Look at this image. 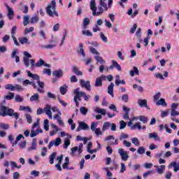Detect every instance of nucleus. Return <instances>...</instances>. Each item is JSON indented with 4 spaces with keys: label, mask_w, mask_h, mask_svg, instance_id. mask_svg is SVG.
Returning <instances> with one entry per match:
<instances>
[{
    "label": "nucleus",
    "mask_w": 179,
    "mask_h": 179,
    "mask_svg": "<svg viewBox=\"0 0 179 179\" xmlns=\"http://www.w3.org/2000/svg\"><path fill=\"white\" fill-rule=\"evenodd\" d=\"M47 15L50 17L54 16L58 17V12H57V1L52 0L45 8Z\"/></svg>",
    "instance_id": "obj_1"
},
{
    "label": "nucleus",
    "mask_w": 179,
    "mask_h": 179,
    "mask_svg": "<svg viewBox=\"0 0 179 179\" xmlns=\"http://www.w3.org/2000/svg\"><path fill=\"white\" fill-rule=\"evenodd\" d=\"M27 75L29 78H32V79L37 80L36 83L38 84V92L39 93H44L45 92V91H44L45 84H44V82L40 80V76L37 74H33V73H31V72H30L29 71H27Z\"/></svg>",
    "instance_id": "obj_2"
},
{
    "label": "nucleus",
    "mask_w": 179,
    "mask_h": 179,
    "mask_svg": "<svg viewBox=\"0 0 179 179\" xmlns=\"http://www.w3.org/2000/svg\"><path fill=\"white\" fill-rule=\"evenodd\" d=\"M38 124H40V119L38 118L36 120V122H34L32 125L31 129V134H30V136L31 138H34L35 136H37V135H38V134H43V129H41V128L38 127L36 131L34 130V128H37V127H38Z\"/></svg>",
    "instance_id": "obj_3"
},
{
    "label": "nucleus",
    "mask_w": 179,
    "mask_h": 179,
    "mask_svg": "<svg viewBox=\"0 0 179 179\" xmlns=\"http://www.w3.org/2000/svg\"><path fill=\"white\" fill-rule=\"evenodd\" d=\"M127 126L129 127L130 129H131L132 131H134V129H138V131H141V129H146V126H141V122H137L135 123V124H134L132 121H129L127 123Z\"/></svg>",
    "instance_id": "obj_4"
},
{
    "label": "nucleus",
    "mask_w": 179,
    "mask_h": 179,
    "mask_svg": "<svg viewBox=\"0 0 179 179\" xmlns=\"http://www.w3.org/2000/svg\"><path fill=\"white\" fill-rule=\"evenodd\" d=\"M98 124V123H96L94 122H92L91 124V131H92V132L95 134L96 136H100L103 135V131H101V129H100L99 127L97 128Z\"/></svg>",
    "instance_id": "obj_5"
},
{
    "label": "nucleus",
    "mask_w": 179,
    "mask_h": 179,
    "mask_svg": "<svg viewBox=\"0 0 179 179\" xmlns=\"http://www.w3.org/2000/svg\"><path fill=\"white\" fill-rule=\"evenodd\" d=\"M30 65H31V69H34V66H36L38 68H40V66H43L44 65V60L42 59H39V61L36 64V60L34 59H31L29 60Z\"/></svg>",
    "instance_id": "obj_6"
},
{
    "label": "nucleus",
    "mask_w": 179,
    "mask_h": 179,
    "mask_svg": "<svg viewBox=\"0 0 179 179\" xmlns=\"http://www.w3.org/2000/svg\"><path fill=\"white\" fill-rule=\"evenodd\" d=\"M118 153L123 162H127V160L129 159V155H128L129 152L127 151H124L123 148H119Z\"/></svg>",
    "instance_id": "obj_7"
},
{
    "label": "nucleus",
    "mask_w": 179,
    "mask_h": 179,
    "mask_svg": "<svg viewBox=\"0 0 179 179\" xmlns=\"http://www.w3.org/2000/svg\"><path fill=\"white\" fill-rule=\"evenodd\" d=\"M80 85L81 87H84L88 92H90V90H92V86L90 85V81H89V80L85 81L83 79H80Z\"/></svg>",
    "instance_id": "obj_8"
},
{
    "label": "nucleus",
    "mask_w": 179,
    "mask_h": 179,
    "mask_svg": "<svg viewBox=\"0 0 179 179\" xmlns=\"http://www.w3.org/2000/svg\"><path fill=\"white\" fill-rule=\"evenodd\" d=\"M86 131L87 129H90V127L87 124H86L85 122H78V127L76 129L77 132H79L80 131Z\"/></svg>",
    "instance_id": "obj_9"
},
{
    "label": "nucleus",
    "mask_w": 179,
    "mask_h": 179,
    "mask_svg": "<svg viewBox=\"0 0 179 179\" xmlns=\"http://www.w3.org/2000/svg\"><path fill=\"white\" fill-rule=\"evenodd\" d=\"M24 55L25 56L23 58L24 64L27 68H29L30 66V59L29 60V58H31V55L28 52H24Z\"/></svg>",
    "instance_id": "obj_10"
},
{
    "label": "nucleus",
    "mask_w": 179,
    "mask_h": 179,
    "mask_svg": "<svg viewBox=\"0 0 179 179\" xmlns=\"http://www.w3.org/2000/svg\"><path fill=\"white\" fill-rule=\"evenodd\" d=\"M78 151V155H80L82 152H83V143H80L79 146H76L71 148V155L73 156L75 155V152Z\"/></svg>",
    "instance_id": "obj_11"
},
{
    "label": "nucleus",
    "mask_w": 179,
    "mask_h": 179,
    "mask_svg": "<svg viewBox=\"0 0 179 179\" xmlns=\"http://www.w3.org/2000/svg\"><path fill=\"white\" fill-rule=\"evenodd\" d=\"M6 115H8L9 117H14L15 120H19V113H15V110L12 108H8Z\"/></svg>",
    "instance_id": "obj_12"
},
{
    "label": "nucleus",
    "mask_w": 179,
    "mask_h": 179,
    "mask_svg": "<svg viewBox=\"0 0 179 179\" xmlns=\"http://www.w3.org/2000/svg\"><path fill=\"white\" fill-rule=\"evenodd\" d=\"M138 105L139 106V107H141L142 108H148V110H150V108L148 106V100L146 99H138Z\"/></svg>",
    "instance_id": "obj_13"
},
{
    "label": "nucleus",
    "mask_w": 179,
    "mask_h": 179,
    "mask_svg": "<svg viewBox=\"0 0 179 179\" xmlns=\"http://www.w3.org/2000/svg\"><path fill=\"white\" fill-rule=\"evenodd\" d=\"M79 90H80V88H77L74 90L73 94L74 95V98H76L77 100H78V101H82V98L83 97V95L80 94V93H82V92H80Z\"/></svg>",
    "instance_id": "obj_14"
},
{
    "label": "nucleus",
    "mask_w": 179,
    "mask_h": 179,
    "mask_svg": "<svg viewBox=\"0 0 179 179\" xmlns=\"http://www.w3.org/2000/svg\"><path fill=\"white\" fill-rule=\"evenodd\" d=\"M90 8L91 10H92V15H96V12H97V7L96 6V0H91Z\"/></svg>",
    "instance_id": "obj_15"
},
{
    "label": "nucleus",
    "mask_w": 179,
    "mask_h": 179,
    "mask_svg": "<svg viewBox=\"0 0 179 179\" xmlns=\"http://www.w3.org/2000/svg\"><path fill=\"white\" fill-rule=\"evenodd\" d=\"M43 111H45L46 115L49 116L50 120H52V112H51V106L50 105H46L43 108Z\"/></svg>",
    "instance_id": "obj_16"
},
{
    "label": "nucleus",
    "mask_w": 179,
    "mask_h": 179,
    "mask_svg": "<svg viewBox=\"0 0 179 179\" xmlns=\"http://www.w3.org/2000/svg\"><path fill=\"white\" fill-rule=\"evenodd\" d=\"M149 139H155V141H158V142H162V138L157 135V133L153 132L148 134Z\"/></svg>",
    "instance_id": "obj_17"
},
{
    "label": "nucleus",
    "mask_w": 179,
    "mask_h": 179,
    "mask_svg": "<svg viewBox=\"0 0 179 179\" xmlns=\"http://www.w3.org/2000/svg\"><path fill=\"white\" fill-rule=\"evenodd\" d=\"M53 76H55L57 79H59L60 78H62L64 76V71L62 70H55L52 72Z\"/></svg>",
    "instance_id": "obj_18"
},
{
    "label": "nucleus",
    "mask_w": 179,
    "mask_h": 179,
    "mask_svg": "<svg viewBox=\"0 0 179 179\" xmlns=\"http://www.w3.org/2000/svg\"><path fill=\"white\" fill-rule=\"evenodd\" d=\"M37 149V138L32 139L31 147L28 148V151L36 150Z\"/></svg>",
    "instance_id": "obj_19"
},
{
    "label": "nucleus",
    "mask_w": 179,
    "mask_h": 179,
    "mask_svg": "<svg viewBox=\"0 0 179 179\" xmlns=\"http://www.w3.org/2000/svg\"><path fill=\"white\" fill-rule=\"evenodd\" d=\"M17 52H19V50H17V49H15V50H13L11 53V58H15V62L17 64H19V62H20V58L19 57L18 55H16Z\"/></svg>",
    "instance_id": "obj_20"
},
{
    "label": "nucleus",
    "mask_w": 179,
    "mask_h": 179,
    "mask_svg": "<svg viewBox=\"0 0 179 179\" xmlns=\"http://www.w3.org/2000/svg\"><path fill=\"white\" fill-rule=\"evenodd\" d=\"M7 9H8V19H10V20H12V19H13V15H15V12H13V10L9 7V6L6 5V6Z\"/></svg>",
    "instance_id": "obj_21"
},
{
    "label": "nucleus",
    "mask_w": 179,
    "mask_h": 179,
    "mask_svg": "<svg viewBox=\"0 0 179 179\" xmlns=\"http://www.w3.org/2000/svg\"><path fill=\"white\" fill-rule=\"evenodd\" d=\"M7 111L8 107L0 105V115H1V117H6Z\"/></svg>",
    "instance_id": "obj_22"
},
{
    "label": "nucleus",
    "mask_w": 179,
    "mask_h": 179,
    "mask_svg": "<svg viewBox=\"0 0 179 179\" xmlns=\"http://www.w3.org/2000/svg\"><path fill=\"white\" fill-rule=\"evenodd\" d=\"M78 47H79V50L78 51V53L80 54V55H82L83 58H86V53L85 52V49H83V44L80 43Z\"/></svg>",
    "instance_id": "obj_23"
},
{
    "label": "nucleus",
    "mask_w": 179,
    "mask_h": 179,
    "mask_svg": "<svg viewBox=\"0 0 179 179\" xmlns=\"http://www.w3.org/2000/svg\"><path fill=\"white\" fill-rule=\"evenodd\" d=\"M89 24H90V19H89L87 17L84 18L83 23H82L83 29L84 30H86L87 29V26H89Z\"/></svg>",
    "instance_id": "obj_24"
},
{
    "label": "nucleus",
    "mask_w": 179,
    "mask_h": 179,
    "mask_svg": "<svg viewBox=\"0 0 179 179\" xmlns=\"http://www.w3.org/2000/svg\"><path fill=\"white\" fill-rule=\"evenodd\" d=\"M155 167L157 168V173L158 174H163L164 173V170H166V166L161 165L160 166L155 165Z\"/></svg>",
    "instance_id": "obj_25"
},
{
    "label": "nucleus",
    "mask_w": 179,
    "mask_h": 179,
    "mask_svg": "<svg viewBox=\"0 0 179 179\" xmlns=\"http://www.w3.org/2000/svg\"><path fill=\"white\" fill-rule=\"evenodd\" d=\"M108 93L111 97H114V83H111L108 87Z\"/></svg>",
    "instance_id": "obj_26"
},
{
    "label": "nucleus",
    "mask_w": 179,
    "mask_h": 179,
    "mask_svg": "<svg viewBox=\"0 0 179 179\" xmlns=\"http://www.w3.org/2000/svg\"><path fill=\"white\" fill-rule=\"evenodd\" d=\"M59 92L63 96L66 94V92H68V85H66V84H64L63 86L59 87Z\"/></svg>",
    "instance_id": "obj_27"
},
{
    "label": "nucleus",
    "mask_w": 179,
    "mask_h": 179,
    "mask_svg": "<svg viewBox=\"0 0 179 179\" xmlns=\"http://www.w3.org/2000/svg\"><path fill=\"white\" fill-rule=\"evenodd\" d=\"M18 41L20 43V44H27V45H30V41H29V39L26 37L19 38Z\"/></svg>",
    "instance_id": "obj_28"
},
{
    "label": "nucleus",
    "mask_w": 179,
    "mask_h": 179,
    "mask_svg": "<svg viewBox=\"0 0 179 179\" xmlns=\"http://www.w3.org/2000/svg\"><path fill=\"white\" fill-rule=\"evenodd\" d=\"M157 106H162L163 107H167V103L166 100L163 98H161L159 100L156 102Z\"/></svg>",
    "instance_id": "obj_29"
},
{
    "label": "nucleus",
    "mask_w": 179,
    "mask_h": 179,
    "mask_svg": "<svg viewBox=\"0 0 179 179\" xmlns=\"http://www.w3.org/2000/svg\"><path fill=\"white\" fill-rule=\"evenodd\" d=\"M94 59H96V62L101 64V65L106 64V61H104V59H103V57H101L99 55L94 56Z\"/></svg>",
    "instance_id": "obj_30"
},
{
    "label": "nucleus",
    "mask_w": 179,
    "mask_h": 179,
    "mask_svg": "<svg viewBox=\"0 0 179 179\" xmlns=\"http://www.w3.org/2000/svg\"><path fill=\"white\" fill-rule=\"evenodd\" d=\"M13 97H15V94L11 92H8L7 94L4 96L3 99L5 100H12L13 99Z\"/></svg>",
    "instance_id": "obj_31"
},
{
    "label": "nucleus",
    "mask_w": 179,
    "mask_h": 179,
    "mask_svg": "<svg viewBox=\"0 0 179 179\" xmlns=\"http://www.w3.org/2000/svg\"><path fill=\"white\" fill-rule=\"evenodd\" d=\"M72 71L73 73L78 75V76H82V75H83L82 71H79V69L76 66L72 67Z\"/></svg>",
    "instance_id": "obj_32"
},
{
    "label": "nucleus",
    "mask_w": 179,
    "mask_h": 179,
    "mask_svg": "<svg viewBox=\"0 0 179 179\" xmlns=\"http://www.w3.org/2000/svg\"><path fill=\"white\" fill-rule=\"evenodd\" d=\"M95 113H97L98 114H101V115H106V109H101L99 107H96L94 108Z\"/></svg>",
    "instance_id": "obj_33"
},
{
    "label": "nucleus",
    "mask_w": 179,
    "mask_h": 179,
    "mask_svg": "<svg viewBox=\"0 0 179 179\" xmlns=\"http://www.w3.org/2000/svg\"><path fill=\"white\" fill-rule=\"evenodd\" d=\"M135 73H136V75H139V69H138V67H136V66H134L133 70L130 71L131 76H135Z\"/></svg>",
    "instance_id": "obj_34"
},
{
    "label": "nucleus",
    "mask_w": 179,
    "mask_h": 179,
    "mask_svg": "<svg viewBox=\"0 0 179 179\" xmlns=\"http://www.w3.org/2000/svg\"><path fill=\"white\" fill-rule=\"evenodd\" d=\"M39 99L40 95L38 94V93H36L29 98V100L30 101H38Z\"/></svg>",
    "instance_id": "obj_35"
},
{
    "label": "nucleus",
    "mask_w": 179,
    "mask_h": 179,
    "mask_svg": "<svg viewBox=\"0 0 179 179\" xmlns=\"http://www.w3.org/2000/svg\"><path fill=\"white\" fill-rule=\"evenodd\" d=\"M138 120L143 124H146L149 121V119L148 118V117L145 115H139Z\"/></svg>",
    "instance_id": "obj_36"
},
{
    "label": "nucleus",
    "mask_w": 179,
    "mask_h": 179,
    "mask_svg": "<svg viewBox=\"0 0 179 179\" xmlns=\"http://www.w3.org/2000/svg\"><path fill=\"white\" fill-rule=\"evenodd\" d=\"M69 164V157H66L64 159V163L62 165V169H64V170H67V169H69V167H68Z\"/></svg>",
    "instance_id": "obj_37"
},
{
    "label": "nucleus",
    "mask_w": 179,
    "mask_h": 179,
    "mask_svg": "<svg viewBox=\"0 0 179 179\" xmlns=\"http://www.w3.org/2000/svg\"><path fill=\"white\" fill-rule=\"evenodd\" d=\"M103 170L104 171H106V176L107 177H110L109 179H111V177L113 176V173H111L110 171V170H113V168H108V167H106V168H103Z\"/></svg>",
    "instance_id": "obj_38"
},
{
    "label": "nucleus",
    "mask_w": 179,
    "mask_h": 179,
    "mask_svg": "<svg viewBox=\"0 0 179 179\" xmlns=\"http://www.w3.org/2000/svg\"><path fill=\"white\" fill-rule=\"evenodd\" d=\"M55 157H57L56 152H52V155H50L49 159L50 164H54V160L55 159Z\"/></svg>",
    "instance_id": "obj_39"
},
{
    "label": "nucleus",
    "mask_w": 179,
    "mask_h": 179,
    "mask_svg": "<svg viewBox=\"0 0 179 179\" xmlns=\"http://www.w3.org/2000/svg\"><path fill=\"white\" fill-rule=\"evenodd\" d=\"M24 100V98H23V96L19 94H17L15 96V101H16V103H23Z\"/></svg>",
    "instance_id": "obj_40"
},
{
    "label": "nucleus",
    "mask_w": 179,
    "mask_h": 179,
    "mask_svg": "<svg viewBox=\"0 0 179 179\" xmlns=\"http://www.w3.org/2000/svg\"><path fill=\"white\" fill-rule=\"evenodd\" d=\"M20 5H21V6L20 7V10H22L23 13H28L29 7L26 5L23 6L22 3H20Z\"/></svg>",
    "instance_id": "obj_41"
},
{
    "label": "nucleus",
    "mask_w": 179,
    "mask_h": 179,
    "mask_svg": "<svg viewBox=\"0 0 179 179\" xmlns=\"http://www.w3.org/2000/svg\"><path fill=\"white\" fill-rule=\"evenodd\" d=\"M111 127V122H106L103 123V127H102V131H107Z\"/></svg>",
    "instance_id": "obj_42"
},
{
    "label": "nucleus",
    "mask_w": 179,
    "mask_h": 179,
    "mask_svg": "<svg viewBox=\"0 0 179 179\" xmlns=\"http://www.w3.org/2000/svg\"><path fill=\"white\" fill-rule=\"evenodd\" d=\"M80 112L82 115H87V113L89 112V109L85 106H83L80 108Z\"/></svg>",
    "instance_id": "obj_43"
},
{
    "label": "nucleus",
    "mask_w": 179,
    "mask_h": 179,
    "mask_svg": "<svg viewBox=\"0 0 179 179\" xmlns=\"http://www.w3.org/2000/svg\"><path fill=\"white\" fill-rule=\"evenodd\" d=\"M101 86H103V81L98 77L95 81V87H101Z\"/></svg>",
    "instance_id": "obj_44"
},
{
    "label": "nucleus",
    "mask_w": 179,
    "mask_h": 179,
    "mask_svg": "<svg viewBox=\"0 0 179 179\" xmlns=\"http://www.w3.org/2000/svg\"><path fill=\"white\" fill-rule=\"evenodd\" d=\"M40 20V18L38 17V15L31 17L29 20V23H31V24H34V23H37Z\"/></svg>",
    "instance_id": "obj_45"
},
{
    "label": "nucleus",
    "mask_w": 179,
    "mask_h": 179,
    "mask_svg": "<svg viewBox=\"0 0 179 179\" xmlns=\"http://www.w3.org/2000/svg\"><path fill=\"white\" fill-rule=\"evenodd\" d=\"M24 139V136H23V135L22 134H19L15 141L14 142H13V146H15V145H17V143L19 142V141H20V139Z\"/></svg>",
    "instance_id": "obj_46"
},
{
    "label": "nucleus",
    "mask_w": 179,
    "mask_h": 179,
    "mask_svg": "<svg viewBox=\"0 0 179 179\" xmlns=\"http://www.w3.org/2000/svg\"><path fill=\"white\" fill-rule=\"evenodd\" d=\"M80 95L83 96V97L84 98V100L85 101H89L90 99V95H87L86 94V92L81 91Z\"/></svg>",
    "instance_id": "obj_47"
},
{
    "label": "nucleus",
    "mask_w": 179,
    "mask_h": 179,
    "mask_svg": "<svg viewBox=\"0 0 179 179\" xmlns=\"http://www.w3.org/2000/svg\"><path fill=\"white\" fill-rule=\"evenodd\" d=\"M69 145H71V141H69V138H65L63 148L64 149H68V146H69Z\"/></svg>",
    "instance_id": "obj_48"
},
{
    "label": "nucleus",
    "mask_w": 179,
    "mask_h": 179,
    "mask_svg": "<svg viewBox=\"0 0 179 179\" xmlns=\"http://www.w3.org/2000/svg\"><path fill=\"white\" fill-rule=\"evenodd\" d=\"M99 36H100L101 41H103V43H108V42L107 36H106V35H104L103 32H101L99 34Z\"/></svg>",
    "instance_id": "obj_49"
},
{
    "label": "nucleus",
    "mask_w": 179,
    "mask_h": 179,
    "mask_svg": "<svg viewBox=\"0 0 179 179\" xmlns=\"http://www.w3.org/2000/svg\"><path fill=\"white\" fill-rule=\"evenodd\" d=\"M43 127H44L45 131H48V129H50V124L48 119L44 120Z\"/></svg>",
    "instance_id": "obj_50"
},
{
    "label": "nucleus",
    "mask_w": 179,
    "mask_h": 179,
    "mask_svg": "<svg viewBox=\"0 0 179 179\" xmlns=\"http://www.w3.org/2000/svg\"><path fill=\"white\" fill-rule=\"evenodd\" d=\"M99 5H100L101 8H103L104 10H108L107 4L106 3V2L103 1V0H100Z\"/></svg>",
    "instance_id": "obj_51"
},
{
    "label": "nucleus",
    "mask_w": 179,
    "mask_h": 179,
    "mask_svg": "<svg viewBox=\"0 0 179 179\" xmlns=\"http://www.w3.org/2000/svg\"><path fill=\"white\" fill-rule=\"evenodd\" d=\"M20 110L21 111H29V113H31V108H30V107H29V106H20Z\"/></svg>",
    "instance_id": "obj_52"
},
{
    "label": "nucleus",
    "mask_w": 179,
    "mask_h": 179,
    "mask_svg": "<svg viewBox=\"0 0 179 179\" xmlns=\"http://www.w3.org/2000/svg\"><path fill=\"white\" fill-rule=\"evenodd\" d=\"M126 127H127V122H125L124 120H120L119 122L120 129H124Z\"/></svg>",
    "instance_id": "obj_53"
},
{
    "label": "nucleus",
    "mask_w": 179,
    "mask_h": 179,
    "mask_svg": "<svg viewBox=\"0 0 179 179\" xmlns=\"http://www.w3.org/2000/svg\"><path fill=\"white\" fill-rule=\"evenodd\" d=\"M16 90L17 92H23V90H24V88H23L20 85H14V92Z\"/></svg>",
    "instance_id": "obj_54"
},
{
    "label": "nucleus",
    "mask_w": 179,
    "mask_h": 179,
    "mask_svg": "<svg viewBox=\"0 0 179 179\" xmlns=\"http://www.w3.org/2000/svg\"><path fill=\"white\" fill-rule=\"evenodd\" d=\"M103 12L104 10L103 9V7H99L98 12L95 11V14H94V16H100L101 15H103Z\"/></svg>",
    "instance_id": "obj_55"
},
{
    "label": "nucleus",
    "mask_w": 179,
    "mask_h": 179,
    "mask_svg": "<svg viewBox=\"0 0 179 179\" xmlns=\"http://www.w3.org/2000/svg\"><path fill=\"white\" fill-rule=\"evenodd\" d=\"M14 86L15 85L12 84H7L5 85V89L6 90H10L11 92H14Z\"/></svg>",
    "instance_id": "obj_56"
},
{
    "label": "nucleus",
    "mask_w": 179,
    "mask_h": 179,
    "mask_svg": "<svg viewBox=\"0 0 179 179\" xmlns=\"http://www.w3.org/2000/svg\"><path fill=\"white\" fill-rule=\"evenodd\" d=\"M90 51L92 52V54H94L95 55H100V53L96 50V48L90 46Z\"/></svg>",
    "instance_id": "obj_57"
},
{
    "label": "nucleus",
    "mask_w": 179,
    "mask_h": 179,
    "mask_svg": "<svg viewBox=\"0 0 179 179\" xmlns=\"http://www.w3.org/2000/svg\"><path fill=\"white\" fill-rule=\"evenodd\" d=\"M29 19H30V17L29 15H25L23 17V24L24 26H27L29 24Z\"/></svg>",
    "instance_id": "obj_58"
},
{
    "label": "nucleus",
    "mask_w": 179,
    "mask_h": 179,
    "mask_svg": "<svg viewBox=\"0 0 179 179\" xmlns=\"http://www.w3.org/2000/svg\"><path fill=\"white\" fill-rule=\"evenodd\" d=\"M9 124L5 123H0V129H9Z\"/></svg>",
    "instance_id": "obj_59"
},
{
    "label": "nucleus",
    "mask_w": 179,
    "mask_h": 179,
    "mask_svg": "<svg viewBox=\"0 0 179 179\" xmlns=\"http://www.w3.org/2000/svg\"><path fill=\"white\" fill-rule=\"evenodd\" d=\"M38 34L39 37H41L42 40H45L47 38V36H45V32L44 31L41 30Z\"/></svg>",
    "instance_id": "obj_60"
},
{
    "label": "nucleus",
    "mask_w": 179,
    "mask_h": 179,
    "mask_svg": "<svg viewBox=\"0 0 179 179\" xmlns=\"http://www.w3.org/2000/svg\"><path fill=\"white\" fill-rule=\"evenodd\" d=\"M25 117L28 124H31V122H33V117H31L30 114L25 115Z\"/></svg>",
    "instance_id": "obj_61"
},
{
    "label": "nucleus",
    "mask_w": 179,
    "mask_h": 179,
    "mask_svg": "<svg viewBox=\"0 0 179 179\" xmlns=\"http://www.w3.org/2000/svg\"><path fill=\"white\" fill-rule=\"evenodd\" d=\"M82 34H83V36H88L89 37H92V36H93V34H92L89 30L82 31Z\"/></svg>",
    "instance_id": "obj_62"
},
{
    "label": "nucleus",
    "mask_w": 179,
    "mask_h": 179,
    "mask_svg": "<svg viewBox=\"0 0 179 179\" xmlns=\"http://www.w3.org/2000/svg\"><path fill=\"white\" fill-rule=\"evenodd\" d=\"M137 152L138 153V155H143V153H145V147H139L137 150Z\"/></svg>",
    "instance_id": "obj_63"
},
{
    "label": "nucleus",
    "mask_w": 179,
    "mask_h": 179,
    "mask_svg": "<svg viewBox=\"0 0 179 179\" xmlns=\"http://www.w3.org/2000/svg\"><path fill=\"white\" fill-rule=\"evenodd\" d=\"M131 143H134L135 146H139V140L136 138H132Z\"/></svg>",
    "instance_id": "obj_64"
}]
</instances>
